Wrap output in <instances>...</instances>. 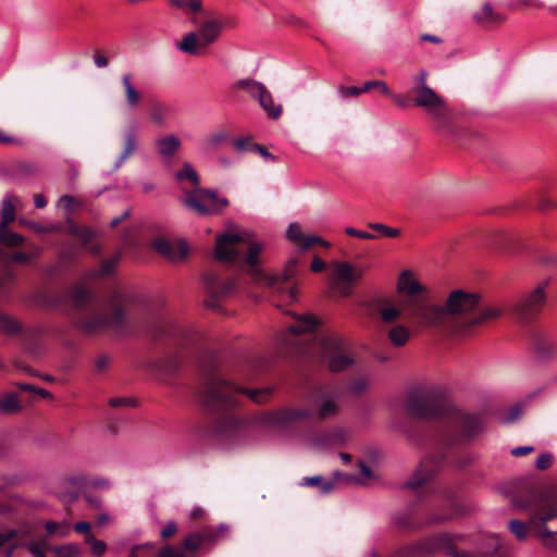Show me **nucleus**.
I'll list each match as a JSON object with an SVG mask.
<instances>
[{
	"label": "nucleus",
	"instance_id": "62",
	"mask_svg": "<svg viewBox=\"0 0 557 557\" xmlns=\"http://www.w3.org/2000/svg\"><path fill=\"white\" fill-rule=\"evenodd\" d=\"M533 450H534L533 446H519L511 450V455L520 457V456L528 455V454L532 453Z\"/></svg>",
	"mask_w": 557,
	"mask_h": 557
},
{
	"label": "nucleus",
	"instance_id": "27",
	"mask_svg": "<svg viewBox=\"0 0 557 557\" xmlns=\"http://www.w3.org/2000/svg\"><path fill=\"white\" fill-rule=\"evenodd\" d=\"M20 203V199L14 195H7L1 205V224L8 225L15 220V206Z\"/></svg>",
	"mask_w": 557,
	"mask_h": 557
},
{
	"label": "nucleus",
	"instance_id": "3",
	"mask_svg": "<svg viewBox=\"0 0 557 557\" xmlns=\"http://www.w3.org/2000/svg\"><path fill=\"white\" fill-rule=\"evenodd\" d=\"M191 23L196 26V29L186 33L182 40L175 45L178 51L190 55H197L206 51L219 40L224 29L223 20L210 13H206V17L201 21L193 18Z\"/></svg>",
	"mask_w": 557,
	"mask_h": 557
},
{
	"label": "nucleus",
	"instance_id": "39",
	"mask_svg": "<svg viewBox=\"0 0 557 557\" xmlns=\"http://www.w3.org/2000/svg\"><path fill=\"white\" fill-rule=\"evenodd\" d=\"M86 543L90 546L91 554L95 557H101L107 550V544L96 539L92 534H87L85 537Z\"/></svg>",
	"mask_w": 557,
	"mask_h": 557
},
{
	"label": "nucleus",
	"instance_id": "5",
	"mask_svg": "<svg viewBox=\"0 0 557 557\" xmlns=\"http://www.w3.org/2000/svg\"><path fill=\"white\" fill-rule=\"evenodd\" d=\"M127 298L121 290H115L109 301V311L107 313L98 314L90 321L84 324L88 331L98 327H111L121 330L126 325L125 305Z\"/></svg>",
	"mask_w": 557,
	"mask_h": 557
},
{
	"label": "nucleus",
	"instance_id": "21",
	"mask_svg": "<svg viewBox=\"0 0 557 557\" xmlns=\"http://www.w3.org/2000/svg\"><path fill=\"white\" fill-rule=\"evenodd\" d=\"M69 233L74 236H77L90 253L97 255L100 252V250H101L100 245L90 244L91 240L98 235L97 231L91 230L86 226L71 225L69 227Z\"/></svg>",
	"mask_w": 557,
	"mask_h": 557
},
{
	"label": "nucleus",
	"instance_id": "47",
	"mask_svg": "<svg viewBox=\"0 0 557 557\" xmlns=\"http://www.w3.org/2000/svg\"><path fill=\"white\" fill-rule=\"evenodd\" d=\"M554 457L552 454L545 453L537 457L535 467L540 470H546L553 465Z\"/></svg>",
	"mask_w": 557,
	"mask_h": 557
},
{
	"label": "nucleus",
	"instance_id": "1",
	"mask_svg": "<svg viewBox=\"0 0 557 557\" xmlns=\"http://www.w3.org/2000/svg\"><path fill=\"white\" fill-rule=\"evenodd\" d=\"M398 290L405 296L404 306L421 327H450L457 336L469 335L474 329L499 318L503 308L498 305L481 306L478 293L461 288L451 290L443 305L435 304L430 289L411 270L398 275Z\"/></svg>",
	"mask_w": 557,
	"mask_h": 557
},
{
	"label": "nucleus",
	"instance_id": "13",
	"mask_svg": "<svg viewBox=\"0 0 557 557\" xmlns=\"http://www.w3.org/2000/svg\"><path fill=\"white\" fill-rule=\"evenodd\" d=\"M206 292L209 298L206 300V306L214 308L216 301L227 297L235 289L233 278L222 280V277L214 271H209L203 276Z\"/></svg>",
	"mask_w": 557,
	"mask_h": 557
},
{
	"label": "nucleus",
	"instance_id": "10",
	"mask_svg": "<svg viewBox=\"0 0 557 557\" xmlns=\"http://www.w3.org/2000/svg\"><path fill=\"white\" fill-rule=\"evenodd\" d=\"M212 540L213 534L210 531L191 533L177 547L164 546L159 550L157 557H196L200 546Z\"/></svg>",
	"mask_w": 557,
	"mask_h": 557
},
{
	"label": "nucleus",
	"instance_id": "12",
	"mask_svg": "<svg viewBox=\"0 0 557 557\" xmlns=\"http://www.w3.org/2000/svg\"><path fill=\"white\" fill-rule=\"evenodd\" d=\"M414 103L423 108L434 120L444 123L449 116V110L445 100L432 88L414 90Z\"/></svg>",
	"mask_w": 557,
	"mask_h": 557
},
{
	"label": "nucleus",
	"instance_id": "48",
	"mask_svg": "<svg viewBox=\"0 0 557 557\" xmlns=\"http://www.w3.org/2000/svg\"><path fill=\"white\" fill-rule=\"evenodd\" d=\"M345 232L349 236H355V237H358V238H361V239H374L375 238V235H373L371 233H368V232H363V231L354 228V227H347L345 230Z\"/></svg>",
	"mask_w": 557,
	"mask_h": 557
},
{
	"label": "nucleus",
	"instance_id": "30",
	"mask_svg": "<svg viewBox=\"0 0 557 557\" xmlns=\"http://www.w3.org/2000/svg\"><path fill=\"white\" fill-rule=\"evenodd\" d=\"M169 113L170 108L166 104L161 102H153L150 112L151 122L154 125L162 127L166 123Z\"/></svg>",
	"mask_w": 557,
	"mask_h": 557
},
{
	"label": "nucleus",
	"instance_id": "7",
	"mask_svg": "<svg viewBox=\"0 0 557 557\" xmlns=\"http://www.w3.org/2000/svg\"><path fill=\"white\" fill-rule=\"evenodd\" d=\"M548 280H543L533 286L517 304L516 312L523 321H529L540 313L547 298Z\"/></svg>",
	"mask_w": 557,
	"mask_h": 557
},
{
	"label": "nucleus",
	"instance_id": "58",
	"mask_svg": "<svg viewBox=\"0 0 557 557\" xmlns=\"http://www.w3.org/2000/svg\"><path fill=\"white\" fill-rule=\"evenodd\" d=\"M521 414V408L519 406L512 407L508 414L504 418L505 422H513L517 420Z\"/></svg>",
	"mask_w": 557,
	"mask_h": 557
},
{
	"label": "nucleus",
	"instance_id": "43",
	"mask_svg": "<svg viewBox=\"0 0 557 557\" xmlns=\"http://www.w3.org/2000/svg\"><path fill=\"white\" fill-rule=\"evenodd\" d=\"M45 528L48 534L63 537L67 534L69 528L65 524H61L54 521H47Z\"/></svg>",
	"mask_w": 557,
	"mask_h": 557
},
{
	"label": "nucleus",
	"instance_id": "50",
	"mask_svg": "<svg viewBox=\"0 0 557 557\" xmlns=\"http://www.w3.org/2000/svg\"><path fill=\"white\" fill-rule=\"evenodd\" d=\"M426 78H428V72L424 70H421L418 73L417 78H416L417 87L414 90L429 89L430 87L426 84Z\"/></svg>",
	"mask_w": 557,
	"mask_h": 557
},
{
	"label": "nucleus",
	"instance_id": "37",
	"mask_svg": "<svg viewBox=\"0 0 557 557\" xmlns=\"http://www.w3.org/2000/svg\"><path fill=\"white\" fill-rule=\"evenodd\" d=\"M302 484L306 486H320L321 492L324 494L330 493L334 487L332 481H323L320 475L306 476L302 479Z\"/></svg>",
	"mask_w": 557,
	"mask_h": 557
},
{
	"label": "nucleus",
	"instance_id": "14",
	"mask_svg": "<svg viewBox=\"0 0 557 557\" xmlns=\"http://www.w3.org/2000/svg\"><path fill=\"white\" fill-rule=\"evenodd\" d=\"M153 249L170 261L177 262L184 260L188 255V246L185 240H169L157 238L152 243Z\"/></svg>",
	"mask_w": 557,
	"mask_h": 557
},
{
	"label": "nucleus",
	"instance_id": "15",
	"mask_svg": "<svg viewBox=\"0 0 557 557\" xmlns=\"http://www.w3.org/2000/svg\"><path fill=\"white\" fill-rule=\"evenodd\" d=\"M313 414L314 412L308 409L285 408L267 413L264 422L270 425L284 428L297 420L308 419Z\"/></svg>",
	"mask_w": 557,
	"mask_h": 557
},
{
	"label": "nucleus",
	"instance_id": "46",
	"mask_svg": "<svg viewBox=\"0 0 557 557\" xmlns=\"http://www.w3.org/2000/svg\"><path fill=\"white\" fill-rule=\"evenodd\" d=\"M370 227L380 232V234L385 237H397L400 234L398 228L389 227L381 223H372Z\"/></svg>",
	"mask_w": 557,
	"mask_h": 557
},
{
	"label": "nucleus",
	"instance_id": "4",
	"mask_svg": "<svg viewBox=\"0 0 557 557\" xmlns=\"http://www.w3.org/2000/svg\"><path fill=\"white\" fill-rule=\"evenodd\" d=\"M206 393L208 405H233L235 404V396L239 393L247 394L249 398L257 404H263L269 399L271 389H240L221 376H213L207 386Z\"/></svg>",
	"mask_w": 557,
	"mask_h": 557
},
{
	"label": "nucleus",
	"instance_id": "61",
	"mask_svg": "<svg viewBox=\"0 0 557 557\" xmlns=\"http://www.w3.org/2000/svg\"><path fill=\"white\" fill-rule=\"evenodd\" d=\"M325 268V262L318 256L313 257V260L311 262V271L312 272H321Z\"/></svg>",
	"mask_w": 557,
	"mask_h": 557
},
{
	"label": "nucleus",
	"instance_id": "22",
	"mask_svg": "<svg viewBox=\"0 0 557 557\" xmlns=\"http://www.w3.org/2000/svg\"><path fill=\"white\" fill-rule=\"evenodd\" d=\"M121 83L124 89V97L127 108L136 109L140 104L141 94L134 85L132 74H123Z\"/></svg>",
	"mask_w": 557,
	"mask_h": 557
},
{
	"label": "nucleus",
	"instance_id": "44",
	"mask_svg": "<svg viewBox=\"0 0 557 557\" xmlns=\"http://www.w3.org/2000/svg\"><path fill=\"white\" fill-rule=\"evenodd\" d=\"M55 557H77L79 548L76 545H65L52 548Z\"/></svg>",
	"mask_w": 557,
	"mask_h": 557
},
{
	"label": "nucleus",
	"instance_id": "33",
	"mask_svg": "<svg viewBox=\"0 0 557 557\" xmlns=\"http://www.w3.org/2000/svg\"><path fill=\"white\" fill-rule=\"evenodd\" d=\"M307 236L301 232L300 226L297 223H290L286 231V237L297 245L299 248L304 249V245L306 244Z\"/></svg>",
	"mask_w": 557,
	"mask_h": 557
},
{
	"label": "nucleus",
	"instance_id": "35",
	"mask_svg": "<svg viewBox=\"0 0 557 557\" xmlns=\"http://www.w3.org/2000/svg\"><path fill=\"white\" fill-rule=\"evenodd\" d=\"M434 475V471L433 470H429V469H423V468H420L412 476L411 480H409L407 483H406V486L409 487V488H412V490H416L418 488L419 486H421L423 483H425L426 481H429L432 476Z\"/></svg>",
	"mask_w": 557,
	"mask_h": 557
},
{
	"label": "nucleus",
	"instance_id": "9",
	"mask_svg": "<svg viewBox=\"0 0 557 557\" xmlns=\"http://www.w3.org/2000/svg\"><path fill=\"white\" fill-rule=\"evenodd\" d=\"M321 358L332 372H339L348 368L352 358L344 349L342 341L335 337H324L320 343Z\"/></svg>",
	"mask_w": 557,
	"mask_h": 557
},
{
	"label": "nucleus",
	"instance_id": "32",
	"mask_svg": "<svg viewBox=\"0 0 557 557\" xmlns=\"http://www.w3.org/2000/svg\"><path fill=\"white\" fill-rule=\"evenodd\" d=\"M24 237L12 232L8 225H0V242L10 247H18L24 244Z\"/></svg>",
	"mask_w": 557,
	"mask_h": 557
},
{
	"label": "nucleus",
	"instance_id": "17",
	"mask_svg": "<svg viewBox=\"0 0 557 557\" xmlns=\"http://www.w3.org/2000/svg\"><path fill=\"white\" fill-rule=\"evenodd\" d=\"M396 290L399 295V306H396L393 301L386 300L383 301L379 306V315L382 322L384 323H394L397 321L403 314L410 321L412 324L421 327L420 323L416 321L412 317L409 315L407 309L404 306L405 296L398 290V283L396 284Z\"/></svg>",
	"mask_w": 557,
	"mask_h": 557
},
{
	"label": "nucleus",
	"instance_id": "45",
	"mask_svg": "<svg viewBox=\"0 0 557 557\" xmlns=\"http://www.w3.org/2000/svg\"><path fill=\"white\" fill-rule=\"evenodd\" d=\"M0 329L8 333V334H14L20 330L18 323L9 317L1 315L0 317Z\"/></svg>",
	"mask_w": 557,
	"mask_h": 557
},
{
	"label": "nucleus",
	"instance_id": "19",
	"mask_svg": "<svg viewBox=\"0 0 557 557\" xmlns=\"http://www.w3.org/2000/svg\"><path fill=\"white\" fill-rule=\"evenodd\" d=\"M337 399L338 396L336 393L321 394L315 399L317 417L319 419H326L335 416L338 410Z\"/></svg>",
	"mask_w": 557,
	"mask_h": 557
},
{
	"label": "nucleus",
	"instance_id": "52",
	"mask_svg": "<svg viewBox=\"0 0 557 557\" xmlns=\"http://www.w3.org/2000/svg\"><path fill=\"white\" fill-rule=\"evenodd\" d=\"M109 405L114 408L122 406H135V401L129 398L114 397L109 400Z\"/></svg>",
	"mask_w": 557,
	"mask_h": 557
},
{
	"label": "nucleus",
	"instance_id": "49",
	"mask_svg": "<svg viewBox=\"0 0 557 557\" xmlns=\"http://www.w3.org/2000/svg\"><path fill=\"white\" fill-rule=\"evenodd\" d=\"M185 8H187L193 13H203L206 15V11L203 10L202 0H188L185 3Z\"/></svg>",
	"mask_w": 557,
	"mask_h": 557
},
{
	"label": "nucleus",
	"instance_id": "20",
	"mask_svg": "<svg viewBox=\"0 0 557 557\" xmlns=\"http://www.w3.org/2000/svg\"><path fill=\"white\" fill-rule=\"evenodd\" d=\"M372 86H377L382 94H384L386 96H392V91H391L389 87L383 81H369V82H366L362 87L341 86L337 88V92L342 99H345L347 97H357L362 92H367V91L371 90Z\"/></svg>",
	"mask_w": 557,
	"mask_h": 557
},
{
	"label": "nucleus",
	"instance_id": "60",
	"mask_svg": "<svg viewBox=\"0 0 557 557\" xmlns=\"http://www.w3.org/2000/svg\"><path fill=\"white\" fill-rule=\"evenodd\" d=\"M18 222L21 225L28 226L38 233H42V232L47 231V228H45L41 224H38L35 222H29V221H26L25 219H20Z\"/></svg>",
	"mask_w": 557,
	"mask_h": 557
},
{
	"label": "nucleus",
	"instance_id": "6",
	"mask_svg": "<svg viewBox=\"0 0 557 557\" xmlns=\"http://www.w3.org/2000/svg\"><path fill=\"white\" fill-rule=\"evenodd\" d=\"M183 203L199 215H208L221 212L228 206V200L218 196L213 190L199 188L188 191Z\"/></svg>",
	"mask_w": 557,
	"mask_h": 557
},
{
	"label": "nucleus",
	"instance_id": "64",
	"mask_svg": "<svg viewBox=\"0 0 557 557\" xmlns=\"http://www.w3.org/2000/svg\"><path fill=\"white\" fill-rule=\"evenodd\" d=\"M74 529L76 532L78 533H85L86 535L87 534H91L90 533V523L89 522H85V521H82V522H77L75 525H74Z\"/></svg>",
	"mask_w": 557,
	"mask_h": 557
},
{
	"label": "nucleus",
	"instance_id": "25",
	"mask_svg": "<svg viewBox=\"0 0 557 557\" xmlns=\"http://www.w3.org/2000/svg\"><path fill=\"white\" fill-rule=\"evenodd\" d=\"M451 541L450 535L448 534H440L434 537V548L436 549H445L446 554L449 557H490L485 553L474 554L471 552H457L449 547V543Z\"/></svg>",
	"mask_w": 557,
	"mask_h": 557
},
{
	"label": "nucleus",
	"instance_id": "34",
	"mask_svg": "<svg viewBox=\"0 0 557 557\" xmlns=\"http://www.w3.org/2000/svg\"><path fill=\"white\" fill-rule=\"evenodd\" d=\"M175 178L177 181L188 180L194 186H198L200 183L199 176H198L196 170L188 162H185L183 164L182 170H180L175 173Z\"/></svg>",
	"mask_w": 557,
	"mask_h": 557
},
{
	"label": "nucleus",
	"instance_id": "29",
	"mask_svg": "<svg viewBox=\"0 0 557 557\" xmlns=\"http://www.w3.org/2000/svg\"><path fill=\"white\" fill-rule=\"evenodd\" d=\"M317 321L311 315H297L294 324L289 326L293 334L311 332L315 329Z\"/></svg>",
	"mask_w": 557,
	"mask_h": 557
},
{
	"label": "nucleus",
	"instance_id": "36",
	"mask_svg": "<svg viewBox=\"0 0 557 557\" xmlns=\"http://www.w3.org/2000/svg\"><path fill=\"white\" fill-rule=\"evenodd\" d=\"M18 534V531L13 529L0 532V547H3L4 545L12 543L7 550V557H12L14 548L18 546V543L15 542Z\"/></svg>",
	"mask_w": 557,
	"mask_h": 557
},
{
	"label": "nucleus",
	"instance_id": "56",
	"mask_svg": "<svg viewBox=\"0 0 557 557\" xmlns=\"http://www.w3.org/2000/svg\"><path fill=\"white\" fill-rule=\"evenodd\" d=\"M144 548H152V544L146 543V544H141V545H135L134 547H132L128 557H148V556H144L141 554V550Z\"/></svg>",
	"mask_w": 557,
	"mask_h": 557
},
{
	"label": "nucleus",
	"instance_id": "53",
	"mask_svg": "<svg viewBox=\"0 0 557 557\" xmlns=\"http://www.w3.org/2000/svg\"><path fill=\"white\" fill-rule=\"evenodd\" d=\"M27 548L36 557H46L45 545L42 543H29Z\"/></svg>",
	"mask_w": 557,
	"mask_h": 557
},
{
	"label": "nucleus",
	"instance_id": "63",
	"mask_svg": "<svg viewBox=\"0 0 557 557\" xmlns=\"http://www.w3.org/2000/svg\"><path fill=\"white\" fill-rule=\"evenodd\" d=\"M60 203L67 210H72L74 203H76V200L69 195H64L60 198Z\"/></svg>",
	"mask_w": 557,
	"mask_h": 557
},
{
	"label": "nucleus",
	"instance_id": "18",
	"mask_svg": "<svg viewBox=\"0 0 557 557\" xmlns=\"http://www.w3.org/2000/svg\"><path fill=\"white\" fill-rule=\"evenodd\" d=\"M139 138L135 127H128L123 133V150L119 156L114 168L119 169L138 149Z\"/></svg>",
	"mask_w": 557,
	"mask_h": 557
},
{
	"label": "nucleus",
	"instance_id": "16",
	"mask_svg": "<svg viewBox=\"0 0 557 557\" xmlns=\"http://www.w3.org/2000/svg\"><path fill=\"white\" fill-rule=\"evenodd\" d=\"M555 518H557V488L537 499L531 509L530 523L533 524L536 519L546 522Z\"/></svg>",
	"mask_w": 557,
	"mask_h": 557
},
{
	"label": "nucleus",
	"instance_id": "59",
	"mask_svg": "<svg viewBox=\"0 0 557 557\" xmlns=\"http://www.w3.org/2000/svg\"><path fill=\"white\" fill-rule=\"evenodd\" d=\"M64 483H69L77 488H81L84 483H85V478L82 476V475H77V476H67L65 480H64Z\"/></svg>",
	"mask_w": 557,
	"mask_h": 557
},
{
	"label": "nucleus",
	"instance_id": "57",
	"mask_svg": "<svg viewBox=\"0 0 557 557\" xmlns=\"http://www.w3.org/2000/svg\"><path fill=\"white\" fill-rule=\"evenodd\" d=\"M94 63H95L96 67L103 69V67L108 66L109 61L104 54L97 52L94 55Z\"/></svg>",
	"mask_w": 557,
	"mask_h": 557
},
{
	"label": "nucleus",
	"instance_id": "31",
	"mask_svg": "<svg viewBox=\"0 0 557 557\" xmlns=\"http://www.w3.org/2000/svg\"><path fill=\"white\" fill-rule=\"evenodd\" d=\"M21 410V405L17 395L9 393L0 396V413L10 414Z\"/></svg>",
	"mask_w": 557,
	"mask_h": 557
},
{
	"label": "nucleus",
	"instance_id": "23",
	"mask_svg": "<svg viewBox=\"0 0 557 557\" xmlns=\"http://www.w3.org/2000/svg\"><path fill=\"white\" fill-rule=\"evenodd\" d=\"M180 147L181 140L173 134L160 137L156 140V149L162 158H172Z\"/></svg>",
	"mask_w": 557,
	"mask_h": 557
},
{
	"label": "nucleus",
	"instance_id": "11",
	"mask_svg": "<svg viewBox=\"0 0 557 557\" xmlns=\"http://www.w3.org/2000/svg\"><path fill=\"white\" fill-rule=\"evenodd\" d=\"M405 408L417 418H426L436 413L438 401L435 394L426 389L412 391L406 398Z\"/></svg>",
	"mask_w": 557,
	"mask_h": 557
},
{
	"label": "nucleus",
	"instance_id": "28",
	"mask_svg": "<svg viewBox=\"0 0 557 557\" xmlns=\"http://www.w3.org/2000/svg\"><path fill=\"white\" fill-rule=\"evenodd\" d=\"M258 103L270 119L277 120L282 115V106L274 103L273 97L268 89L258 100Z\"/></svg>",
	"mask_w": 557,
	"mask_h": 557
},
{
	"label": "nucleus",
	"instance_id": "55",
	"mask_svg": "<svg viewBox=\"0 0 557 557\" xmlns=\"http://www.w3.org/2000/svg\"><path fill=\"white\" fill-rule=\"evenodd\" d=\"M177 531L176 523L174 521H170L166 523V525L161 531V536L163 539H168L172 535H174Z\"/></svg>",
	"mask_w": 557,
	"mask_h": 557
},
{
	"label": "nucleus",
	"instance_id": "42",
	"mask_svg": "<svg viewBox=\"0 0 557 557\" xmlns=\"http://www.w3.org/2000/svg\"><path fill=\"white\" fill-rule=\"evenodd\" d=\"M511 533L519 540L524 541L528 536L527 524L519 520H511L508 524Z\"/></svg>",
	"mask_w": 557,
	"mask_h": 557
},
{
	"label": "nucleus",
	"instance_id": "41",
	"mask_svg": "<svg viewBox=\"0 0 557 557\" xmlns=\"http://www.w3.org/2000/svg\"><path fill=\"white\" fill-rule=\"evenodd\" d=\"M117 260H119L117 257L104 260L101 264V268L98 271L92 272L91 276H94V277L109 276L110 274H112L114 272Z\"/></svg>",
	"mask_w": 557,
	"mask_h": 557
},
{
	"label": "nucleus",
	"instance_id": "51",
	"mask_svg": "<svg viewBox=\"0 0 557 557\" xmlns=\"http://www.w3.org/2000/svg\"><path fill=\"white\" fill-rule=\"evenodd\" d=\"M225 434L234 435L236 437L242 436V430L239 423L235 420H231L228 425L223 430Z\"/></svg>",
	"mask_w": 557,
	"mask_h": 557
},
{
	"label": "nucleus",
	"instance_id": "26",
	"mask_svg": "<svg viewBox=\"0 0 557 557\" xmlns=\"http://www.w3.org/2000/svg\"><path fill=\"white\" fill-rule=\"evenodd\" d=\"M387 338L393 347H404L410 339V330L405 324H395L387 331Z\"/></svg>",
	"mask_w": 557,
	"mask_h": 557
},
{
	"label": "nucleus",
	"instance_id": "40",
	"mask_svg": "<svg viewBox=\"0 0 557 557\" xmlns=\"http://www.w3.org/2000/svg\"><path fill=\"white\" fill-rule=\"evenodd\" d=\"M474 20L478 22H496L499 21L498 14H496L490 3H484L481 11L474 14Z\"/></svg>",
	"mask_w": 557,
	"mask_h": 557
},
{
	"label": "nucleus",
	"instance_id": "2",
	"mask_svg": "<svg viewBox=\"0 0 557 557\" xmlns=\"http://www.w3.org/2000/svg\"><path fill=\"white\" fill-rule=\"evenodd\" d=\"M262 249L263 244L253 240L249 233L232 228L216 237L214 258L220 262L226 263L245 261L249 267L248 273L256 283L269 287L277 294L285 293L292 301H295L297 299L296 290L294 288L283 290L281 284L290 280L296 274L298 259H288L281 275H269L258 268V256Z\"/></svg>",
	"mask_w": 557,
	"mask_h": 557
},
{
	"label": "nucleus",
	"instance_id": "8",
	"mask_svg": "<svg viewBox=\"0 0 557 557\" xmlns=\"http://www.w3.org/2000/svg\"><path fill=\"white\" fill-rule=\"evenodd\" d=\"M332 269L331 286L344 297L351 294L354 283L364 273L361 267H355L349 262H334Z\"/></svg>",
	"mask_w": 557,
	"mask_h": 557
},
{
	"label": "nucleus",
	"instance_id": "54",
	"mask_svg": "<svg viewBox=\"0 0 557 557\" xmlns=\"http://www.w3.org/2000/svg\"><path fill=\"white\" fill-rule=\"evenodd\" d=\"M33 256H34L33 253L15 251L11 255V260L13 262H17V263H26L27 261H29L33 258Z\"/></svg>",
	"mask_w": 557,
	"mask_h": 557
},
{
	"label": "nucleus",
	"instance_id": "24",
	"mask_svg": "<svg viewBox=\"0 0 557 557\" xmlns=\"http://www.w3.org/2000/svg\"><path fill=\"white\" fill-rule=\"evenodd\" d=\"M232 89H243L248 92L251 98L258 101L268 88L261 82L255 81L252 78H243L236 81L232 85Z\"/></svg>",
	"mask_w": 557,
	"mask_h": 557
},
{
	"label": "nucleus",
	"instance_id": "38",
	"mask_svg": "<svg viewBox=\"0 0 557 557\" xmlns=\"http://www.w3.org/2000/svg\"><path fill=\"white\" fill-rule=\"evenodd\" d=\"M72 298L75 306L84 307L92 299V295L86 288L78 286L73 289Z\"/></svg>",
	"mask_w": 557,
	"mask_h": 557
}]
</instances>
